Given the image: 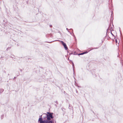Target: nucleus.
I'll return each mask as SVG.
<instances>
[{
    "label": "nucleus",
    "mask_w": 123,
    "mask_h": 123,
    "mask_svg": "<svg viewBox=\"0 0 123 123\" xmlns=\"http://www.w3.org/2000/svg\"><path fill=\"white\" fill-rule=\"evenodd\" d=\"M53 118L51 115L48 116L47 114H43L42 117L39 118L38 121L40 123H54V120L53 119L51 120V118Z\"/></svg>",
    "instance_id": "nucleus-1"
},
{
    "label": "nucleus",
    "mask_w": 123,
    "mask_h": 123,
    "mask_svg": "<svg viewBox=\"0 0 123 123\" xmlns=\"http://www.w3.org/2000/svg\"><path fill=\"white\" fill-rule=\"evenodd\" d=\"M62 44L64 46L65 49V50H67L68 49V47L67 46V45L63 41H61Z\"/></svg>",
    "instance_id": "nucleus-2"
},
{
    "label": "nucleus",
    "mask_w": 123,
    "mask_h": 123,
    "mask_svg": "<svg viewBox=\"0 0 123 123\" xmlns=\"http://www.w3.org/2000/svg\"><path fill=\"white\" fill-rule=\"evenodd\" d=\"M47 115L48 116H49V115H52V117H53V113H50L49 112H47Z\"/></svg>",
    "instance_id": "nucleus-3"
},
{
    "label": "nucleus",
    "mask_w": 123,
    "mask_h": 123,
    "mask_svg": "<svg viewBox=\"0 0 123 123\" xmlns=\"http://www.w3.org/2000/svg\"><path fill=\"white\" fill-rule=\"evenodd\" d=\"M15 56L14 55H12L11 57H12V58H13V59H14V60L15 61L16 60V59L15 58Z\"/></svg>",
    "instance_id": "nucleus-4"
},
{
    "label": "nucleus",
    "mask_w": 123,
    "mask_h": 123,
    "mask_svg": "<svg viewBox=\"0 0 123 123\" xmlns=\"http://www.w3.org/2000/svg\"><path fill=\"white\" fill-rule=\"evenodd\" d=\"M4 91V89H0V93H2Z\"/></svg>",
    "instance_id": "nucleus-5"
},
{
    "label": "nucleus",
    "mask_w": 123,
    "mask_h": 123,
    "mask_svg": "<svg viewBox=\"0 0 123 123\" xmlns=\"http://www.w3.org/2000/svg\"><path fill=\"white\" fill-rule=\"evenodd\" d=\"M72 65H73V68L74 69V65L73 63Z\"/></svg>",
    "instance_id": "nucleus-6"
},
{
    "label": "nucleus",
    "mask_w": 123,
    "mask_h": 123,
    "mask_svg": "<svg viewBox=\"0 0 123 123\" xmlns=\"http://www.w3.org/2000/svg\"><path fill=\"white\" fill-rule=\"evenodd\" d=\"M85 52V54H86V53H88V52L87 51H86V52Z\"/></svg>",
    "instance_id": "nucleus-7"
},
{
    "label": "nucleus",
    "mask_w": 123,
    "mask_h": 123,
    "mask_svg": "<svg viewBox=\"0 0 123 123\" xmlns=\"http://www.w3.org/2000/svg\"><path fill=\"white\" fill-rule=\"evenodd\" d=\"M42 115H43V114L41 116H40V117H42Z\"/></svg>",
    "instance_id": "nucleus-8"
},
{
    "label": "nucleus",
    "mask_w": 123,
    "mask_h": 123,
    "mask_svg": "<svg viewBox=\"0 0 123 123\" xmlns=\"http://www.w3.org/2000/svg\"><path fill=\"white\" fill-rule=\"evenodd\" d=\"M66 29L67 30H68V31L69 32V31H68V28H66Z\"/></svg>",
    "instance_id": "nucleus-9"
},
{
    "label": "nucleus",
    "mask_w": 123,
    "mask_h": 123,
    "mask_svg": "<svg viewBox=\"0 0 123 123\" xmlns=\"http://www.w3.org/2000/svg\"><path fill=\"white\" fill-rule=\"evenodd\" d=\"M79 55H83L82 53H80V54H79Z\"/></svg>",
    "instance_id": "nucleus-10"
},
{
    "label": "nucleus",
    "mask_w": 123,
    "mask_h": 123,
    "mask_svg": "<svg viewBox=\"0 0 123 123\" xmlns=\"http://www.w3.org/2000/svg\"><path fill=\"white\" fill-rule=\"evenodd\" d=\"M9 48H7V49H6L7 50H8L9 49Z\"/></svg>",
    "instance_id": "nucleus-11"
},
{
    "label": "nucleus",
    "mask_w": 123,
    "mask_h": 123,
    "mask_svg": "<svg viewBox=\"0 0 123 123\" xmlns=\"http://www.w3.org/2000/svg\"><path fill=\"white\" fill-rule=\"evenodd\" d=\"M116 42L117 43V40H116Z\"/></svg>",
    "instance_id": "nucleus-12"
},
{
    "label": "nucleus",
    "mask_w": 123,
    "mask_h": 123,
    "mask_svg": "<svg viewBox=\"0 0 123 123\" xmlns=\"http://www.w3.org/2000/svg\"><path fill=\"white\" fill-rule=\"evenodd\" d=\"M82 54L83 55V54H85V53L84 52L83 53H82Z\"/></svg>",
    "instance_id": "nucleus-13"
},
{
    "label": "nucleus",
    "mask_w": 123,
    "mask_h": 123,
    "mask_svg": "<svg viewBox=\"0 0 123 123\" xmlns=\"http://www.w3.org/2000/svg\"><path fill=\"white\" fill-rule=\"evenodd\" d=\"M50 27H52V25H50Z\"/></svg>",
    "instance_id": "nucleus-14"
},
{
    "label": "nucleus",
    "mask_w": 123,
    "mask_h": 123,
    "mask_svg": "<svg viewBox=\"0 0 123 123\" xmlns=\"http://www.w3.org/2000/svg\"><path fill=\"white\" fill-rule=\"evenodd\" d=\"M74 74L75 75L74 72Z\"/></svg>",
    "instance_id": "nucleus-15"
},
{
    "label": "nucleus",
    "mask_w": 123,
    "mask_h": 123,
    "mask_svg": "<svg viewBox=\"0 0 123 123\" xmlns=\"http://www.w3.org/2000/svg\"><path fill=\"white\" fill-rule=\"evenodd\" d=\"M97 48H94V49H97Z\"/></svg>",
    "instance_id": "nucleus-16"
},
{
    "label": "nucleus",
    "mask_w": 123,
    "mask_h": 123,
    "mask_svg": "<svg viewBox=\"0 0 123 123\" xmlns=\"http://www.w3.org/2000/svg\"><path fill=\"white\" fill-rule=\"evenodd\" d=\"M111 34H112L113 35V36L114 35H113V34H112V33H111Z\"/></svg>",
    "instance_id": "nucleus-17"
},
{
    "label": "nucleus",
    "mask_w": 123,
    "mask_h": 123,
    "mask_svg": "<svg viewBox=\"0 0 123 123\" xmlns=\"http://www.w3.org/2000/svg\"><path fill=\"white\" fill-rule=\"evenodd\" d=\"M74 36L75 37V36L74 35Z\"/></svg>",
    "instance_id": "nucleus-18"
},
{
    "label": "nucleus",
    "mask_w": 123,
    "mask_h": 123,
    "mask_svg": "<svg viewBox=\"0 0 123 123\" xmlns=\"http://www.w3.org/2000/svg\"><path fill=\"white\" fill-rule=\"evenodd\" d=\"M71 29L72 30H73L72 29Z\"/></svg>",
    "instance_id": "nucleus-19"
}]
</instances>
